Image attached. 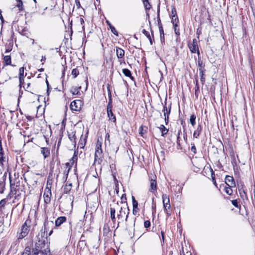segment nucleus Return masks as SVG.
Returning a JSON list of instances; mask_svg holds the SVG:
<instances>
[{
  "instance_id": "nucleus-1",
  "label": "nucleus",
  "mask_w": 255,
  "mask_h": 255,
  "mask_svg": "<svg viewBox=\"0 0 255 255\" xmlns=\"http://www.w3.org/2000/svg\"><path fill=\"white\" fill-rule=\"evenodd\" d=\"M48 224V221H45L44 224V228H42L38 233L37 236L38 241L35 243V248L32 250L31 255H38L39 253H41L42 249L45 247L47 243L46 242L47 241V236L46 234V232H47L46 226Z\"/></svg>"
},
{
  "instance_id": "nucleus-2",
  "label": "nucleus",
  "mask_w": 255,
  "mask_h": 255,
  "mask_svg": "<svg viewBox=\"0 0 255 255\" xmlns=\"http://www.w3.org/2000/svg\"><path fill=\"white\" fill-rule=\"evenodd\" d=\"M129 214V209L128 207H122L118 214V219L121 221H125L126 224L128 221V215Z\"/></svg>"
},
{
  "instance_id": "nucleus-3",
  "label": "nucleus",
  "mask_w": 255,
  "mask_h": 255,
  "mask_svg": "<svg viewBox=\"0 0 255 255\" xmlns=\"http://www.w3.org/2000/svg\"><path fill=\"white\" fill-rule=\"evenodd\" d=\"M150 188L149 191L155 194L157 190L156 176L155 175H151L149 176Z\"/></svg>"
},
{
  "instance_id": "nucleus-4",
  "label": "nucleus",
  "mask_w": 255,
  "mask_h": 255,
  "mask_svg": "<svg viewBox=\"0 0 255 255\" xmlns=\"http://www.w3.org/2000/svg\"><path fill=\"white\" fill-rule=\"evenodd\" d=\"M102 142L98 139L96 143V146L95 153V161L100 159L102 157L103 150L102 149Z\"/></svg>"
},
{
  "instance_id": "nucleus-5",
  "label": "nucleus",
  "mask_w": 255,
  "mask_h": 255,
  "mask_svg": "<svg viewBox=\"0 0 255 255\" xmlns=\"http://www.w3.org/2000/svg\"><path fill=\"white\" fill-rule=\"evenodd\" d=\"M28 221L26 220L24 224L22 226L20 233L19 234L18 236V239H22L27 236L28 234L29 229V227L27 226V222Z\"/></svg>"
},
{
  "instance_id": "nucleus-6",
  "label": "nucleus",
  "mask_w": 255,
  "mask_h": 255,
  "mask_svg": "<svg viewBox=\"0 0 255 255\" xmlns=\"http://www.w3.org/2000/svg\"><path fill=\"white\" fill-rule=\"evenodd\" d=\"M188 47L192 53H197L199 55V50L198 46L197 41L194 38L193 39L192 43H188Z\"/></svg>"
},
{
  "instance_id": "nucleus-7",
  "label": "nucleus",
  "mask_w": 255,
  "mask_h": 255,
  "mask_svg": "<svg viewBox=\"0 0 255 255\" xmlns=\"http://www.w3.org/2000/svg\"><path fill=\"white\" fill-rule=\"evenodd\" d=\"M82 101L79 100H74L70 104L71 110L74 111H80L81 109Z\"/></svg>"
},
{
  "instance_id": "nucleus-8",
  "label": "nucleus",
  "mask_w": 255,
  "mask_h": 255,
  "mask_svg": "<svg viewBox=\"0 0 255 255\" xmlns=\"http://www.w3.org/2000/svg\"><path fill=\"white\" fill-rule=\"evenodd\" d=\"M51 196V187H47L45 189L44 194H43L44 201L46 204H47L50 202Z\"/></svg>"
},
{
  "instance_id": "nucleus-9",
  "label": "nucleus",
  "mask_w": 255,
  "mask_h": 255,
  "mask_svg": "<svg viewBox=\"0 0 255 255\" xmlns=\"http://www.w3.org/2000/svg\"><path fill=\"white\" fill-rule=\"evenodd\" d=\"M225 183L230 187H235L236 185L235 182L233 177L227 175L225 177Z\"/></svg>"
},
{
  "instance_id": "nucleus-10",
  "label": "nucleus",
  "mask_w": 255,
  "mask_h": 255,
  "mask_svg": "<svg viewBox=\"0 0 255 255\" xmlns=\"http://www.w3.org/2000/svg\"><path fill=\"white\" fill-rule=\"evenodd\" d=\"M162 203L163 207L165 205H170L169 197L166 194H163L162 195Z\"/></svg>"
},
{
  "instance_id": "nucleus-11",
  "label": "nucleus",
  "mask_w": 255,
  "mask_h": 255,
  "mask_svg": "<svg viewBox=\"0 0 255 255\" xmlns=\"http://www.w3.org/2000/svg\"><path fill=\"white\" fill-rule=\"evenodd\" d=\"M166 102H165V105L163 106V109L162 110V112L164 113V117H166V116L169 117V116L170 114V112H171V104H170L169 105V107L168 108L166 106Z\"/></svg>"
},
{
  "instance_id": "nucleus-12",
  "label": "nucleus",
  "mask_w": 255,
  "mask_h": 255,
  "mask_svg": "<svg viewBox=\"0 0 255 255\" xmlns=\"http://www.w3.org/2000/svg\"><path fill=\"white\" fill-rule=\"evenodd\" d=\"M202 128L201 125H198L196 129L194 131V132L193 134V137L194 138H197L199 136V135L202 131Z\"/></svg>"
},
{
  "instance_id": "nucleus-13",
  "label": "nucleus",
  "mask_w": 255,
  "mask_h": 255,
  "mask_svg": "<svg viewBox=\"0 0 255 255\" xmlns=\"http://www.w3.org/2000/svg\"><path fill=\"white\" fill-rule=\"evenodd\" d=\"M116 54L119 59L123 58L125 56V51L121 48L117 47Z\"/></svg>"
},
{
  "instance_id": "nucleus-14",
  "label": "nucleus",
  "mask_w": 255,
  "mask_h": 255,
  "mask_svg": "<svg viewBox=\"0 0 255 255\" xmlns=\"http://www.w3.org/2000/svg\"><path fill=\"white\" fill-rule=\"evenodd\" d=\"M66 220V218L64 216L58 217L55 221V225L57 227L60 226Z\"/></svg>"
},
{
  "instance_id": "nucleus-15",
  "label": "nucleus",
  "mask_w": 255,
  "mask_h": 255,
  "mask_svg": "<svg viewBox=\"0 0 255 255\" xmlns=\"http://www.w3.org/2000/svg\"><path fill=\"white\" fill-rule=\"evenodd\" d=\"M107 109V114L108 116L111 121L113 122H116V118L115 115H114L113 112H112V109Z\"/></svg>"
},
{
  "instance_id": "nucleus-16",
  "label": "nucleus",
  "mask_w": 255,
  "mask_h": 255,
  "mask_svg": "<svg viewBox=\"0 0 255 255\" xmlns=\"http://www.w3.org/2000/svg\"><path fill=\"white\" fill-rule=\"evenodd\" d=\"M41 153L44 156V158L48 157L50 155V150L47 147H42Z\"/></svg>"
},
{
  "instance_id": "nucleus-17",
  "label": "nucleus",
  "mask_w": 255,
  "mask_h": 255,
  "mask_svg": "<svg viewBox=\"0 0 255 255\" xmlns=\"http://www.w3.org/2000/svg\"><path fill=\"white\" fill-rule=\"evenodd\" d=\"M46 242L47 243H46V244L45 247L44 248L42 249V251H41V253H42V254H43L44 255H47L48 254H49L50 252V250L48 248L49 242H48V240Z\"/></svg>"
},
{
  "instance_id": "nucleus-18",
  "label": "nucleus",
  "mask_w": 255,
  "mask_h": 255,
  "mask_svg": "<svg viewBox=\"0 0 255 255\" xmlns=\"http://www.w3.org/2000/svg\"><path fill=\"white\" fill-rule=\"evenodd\" d=\"M106 23L108 24V25L109 26L110 28L111 29V30L112 32L114 34H115V35L118 36V31H117V30L116 29L115 27L113 26L111 24V23L110 22V21H108V20H106Z\"/></svg>"
},
{
  "instance_id": "nucleus-19",
  "label": "nucleus",
  "mask_w": 255,
  "mask_h": 255,
  "mask_svg": "<svg viewBox=\"0 0 255 255\" xmlns=\"http://www.w3.org/2000/svg\"><path fill=\"white\" fill-rule=\"evenodd\" d=\"M164 211L166 214V215L168 217H170L171 215V205H165L163 207Z\"/></svg>"
},
{
  "instance_id": "nucleus-20",
  "label": "nucleus",
  "mask_w": 255,
  "mask_h": 255,
  "mask_svg": "<svg viewBox=\"0 0 255 255\" xmlns=\"http://www.w3.org/2000/svg\"><path fill=\"white\" fill-rule=\"evenodd\" d=\"M72 186V183H66L63 188V192L65 194L69 193L71 190Z\"/></svg>"
},
{
  "instance_id": "nucleus-21",
  "label": "nucleus",
  "mask_w": 255,
  "mask_h": 255,
  "mask_svg": "<svg viewBox=\"0 0 255 255\" xmlns=\"http://www.w3.org/2000/svg\"><path fill=\"white\" fill-rule=\"evenodd\" d=\"M81 89V86L77 87L74 86L72 87L70 90L71 93L73 95H78L79 93V91Z\"/></svg>"
},
{
  "instance_id": "nucleus-22",
  "label": "nucleus",
  "mask_w": 255,
  "mask_h": 255,
  "mask_svg": "<svg viewBox=\"0 0 255 255\" xmlns=\"http://www.w3.org/2000/svg\"><path fill=\"white\" fill-rule=\"evenodd\" d=\"M158 25H159V32H160V34L161 41H162L164 40L163 29V27L161 25V23L159 21H158Z\"/></svg>"
},
{
  "instance_id": "nucleus-23",
  "label": "nucleus",
  "mask_w": 255,
  "mask_h": 255,
  "mask_svg": "<svg viewBox=\"0 0 255 255\" xmlns=\"http://www.w3.org/2000/svg\"><path fill=\"white\" fill-rule=\"evenodd\" d=\"M158 128L160 130L162 136H164L165 135L167 134L168 131V129L166 128L164 125H160Z\"/></svg>"
},
{
  "instance_id": "nucleus-24",
  "label": "nucleus",
  "mask_w": 255,
  "mask_h": 255,
  "mask_svg": "<svg viewBox=\"0 0 255 255\" xmlns=\"http://www.w3.org/2000/svg\"><path fill=\"white\" fill-rule=\"evenodd\" d=\"M239 192L240 196L242 199H247V192L245 191V190L243 188L239 189Z\"/></svg>"
},
{
  "instance_id": "nucleus-25",
  "label": "nucleus",
  "mask_w": 255,
  "mask_h": 255,
  "mask_svg": "<svg viewBox=\"0 0 255 255\" xmlns=\"http://www.w3.org/2000/svg\"><path fill=\"white\" fill-rule=\"evenodd\" d=\"M116 210L115 208H110V214H111V218L112 219V221L113 222H115L116 221Z\"/></svg>"
},
{
  "instance_id": "nucleus-26",
  "label": "nucleus",
  "mask_w": 255,
  "mask_h": 255,
  "mask_svg": "<svg viewBox=\"0 0 255 255\" xmlns=\"http://www.w3.org/2000/svg\"><path fill=\"white\" fill-rule=\"evenodd\" d=\"M24 68L21 67L19 70V80L21 81L22 78H24V76L26 75V73L24 75Z\"/></svg>"
},
{
  "instance_id": "nucleus-27",
  "label": "nucleus",
  "mask_w": 255,
  "mask_h": 255,
  "mask_svg": "<svg viewBox=\"0 0 255 255\" xmlns=\"http://www.w3.org/2000/svg\"><path fill=\"white\" fill-rule=\"evenodd\" d=\"M123 73L126 76L130 77L132 80L133 79L130 71L128 69H123Z\"/></svg>"
},
{
  "instance_id": "nucleus-28",
  "label": "nucleus",
  "mask_w": 255,
  "mask_h": 255,
  "mask_svg": "<svg viewBox=\"0 0 255 255\" xmlns=\"http://www.w3.org/2000/svg\"><path fill=\"white\" fill-rule=\"evenodd\" d=\"M68 137L69 139L73 142L76 143V137L75 136V132H71L70 133H69Z\"/></svg>"
},
{
  "instance_id": "nucleus-29",
  "label": "nucleus",
  "mask_w": 255,
  "mask_h": 255,
  "mask_svg": "<svg viewBox=\"0 0 255 255\" xmlns=\"http://www.w3.org/2000/svg\"><path fill=\"white\" fill-rule=\"evenodd\" d=\"M16 1V6L18 8L19 10H22L23 9V3L21 0H15Z\"/></svg>"
},
{
  "instance_id": "nucleus-30",
  "label": "nucleus",
  "mask_w": 255,
  "mask_h": 255,
  "mask_svg": "<svg viewBox=\"0 0 255 255\" xmlns=\"http://www.w3.org/2000/svg\"><path fill=\"white\" fill-rule=\"evenodd\" d=\"M196 118V117L194 114L191 115V116L190 117V124H191V125L192 126H194L195 125V124H196V122H195Z\"/></svg>"
},
{
  "instance_id": "nucleus-31",
  "label": "nucleus",
  "mask_w": 255,
  "mask_h": 255,
  "mask_svg": "<svg viewBox=\"0 0 255 255\" xmlns=\"http://www.w3.org/2000/svg\"><path fill=\"white\" fill-rule=\"evenodd\" d=\"M6 65H10L11 63V58L10 56H5L3 58Z\"/></svg>"
},
{
  "instance_id": "nucleus-32",
  "label": "nucleus",
  "mask_w": 255,
  "mask_h": 255,
  "mask_svg": "<svg viewBox=\"0 0 255 255\" xmlns=\"http://www.w3.org/2000/svg\"><path fill=\"white\" fill-rule=\"evenodd\" d=\"M231 187H230V186H228V187H224V190L225 191V192L229 195H231L233 193V190L232 189H231Z\"/></svg>"
},
{
  "instance_id": "nucleus-33",
  "label": "nucleus",
  "mask_w": 255,
  "mask_h": 255,
  "mask_svg": "<svg viewBox=\"0 0 255 255\" xmlns=\"http://www.w3.org/2000/svg\"><path fill=\"white\" fill-rule=\"evenodd\" d=\"M210 170H211V176H212V181L213 182V184L215 185V186L216 187H217V184L216 183V180H215V176L214 172L213 169L211 168H210Z\"/></svg>"
},
{
  "instance_id": "nucleus-34",
  "label": "nucleus",
  "mask_w": 255,
  "mask_h": 255,
  "mask_svg": "<svg viewBox=\"0 0 255 255\" xmlns=\"http://www.w3.org/2000/svg\"><path fill=\"white\" fill-rule=\"evenodd\" d=\"M31 249L29 247H26L24 252H23L22 255H30V252Z\"/></svg>"
},
{
  "instance_id": "nucleus-35",
  "label": "nucleus",
  "mask_w": 255,
  "mask_h": 255,
  "mask_svg": "<svg viewBox=\"0 0 255 255\" xmlns=\"http://www.w3.org/2000/svg\"><path fill=\"white\" fill-rule=\"evenodd\" d=\"M143 4H144V6L145 9H149L150 8L151 5L150 4L148 0H144L143 1Z\"/></svg>"
},
{
  "instance_id": "nucleus-36",
  "label": "nucleus",
  "mask_w": 255,
  "mask_h": 255,
  "mask_svg": "<svg viewBox=\"0 0 255 255\" xmlns=\"http://www.w3.org/2000/svg\"><path fill=\"white\" fill-rule=\"evenodd\" d=\"M132 202L133 208H138V202L133 196H132Z\"/></svg>"
},
{
  "instance_id": "nucleus-37",
  "label": "nucleus",
  "mask_w": 255,
  "mask_h": 255,
  "mask_svg": "<svg viewBox=\"0 0 255 255\" xmlns=\"http://www.w3.org/2000/svg\"><path fill=\"white\" fill-rule=\"evenodd\" d=\"M72 75L74 76V78H76L79 75V71L77 69L75 68L72 71Z\"/></svg>"
},
{
  "instance_id": "nucleus-38",
  "label": "nucleus",
  "mask_w": 255,
  "mask_h": 255,
  "mask_svg": "<svg viewBox=\"0 0 255 255\" xmlns=\"http://www.w3.org/2000/svg\"><path fill=\"white\" fill-rule=\"evenodd\" d=\"M77 155H78V151H75L74 153V155L72 158V162L74 163V162L76 161L77 160Z\"/></svg>"
},
{
  "instance_id": "nucleus-39",
  "label": "nucleus",
  "mask_w": 255,
  "mask_h": 255,
  "mask_svg": "<svg viewBox=\"0 0 255 255\" xmlns=\"http://www.w3.org/2000/svg\"><path fill=\"white\" fill-rule=\"evenodd\" d=\"M172 20L173 22V24L175 23H178L179 20L177 16H175V15H173L172 17Z\"/></svg>"
},
{
  "instance_id": "nucleus-40",
  "label": "nucleus",
  "mask_w": 255,
  "mask_h": 255,
  "mask_svg": "<svg viewBox=\"0 0 255 255\" xmlns=\"http://www.w3.org/2000/svg\"><path fill=\"white\" fill-rule=\"evenodd\" d=\"M112 107H113L112 100L111 97H110L107 109H112Z\"/></svg>"
},
{
  "instance_id": "nucleus-41",
  "label": "nucleus",
  "mask_w": 255,
  "mask_h": 255,
  "mask_svg": "<svg viewBox=\"0 0 255 255\" xmlns=\"http://www.w3.org/2000/svg\"><path fill=\"white\" fill-rule=\"evenodd\" d=\"M145 132H146V130L144 131L143 126H141L139 129V133L141 136H142L145 133Z\"/></svg>"
},
{
  "instance_id": "nucleus-42",
  "label": "nucleus",
  "mask_w": 255,
  "mask_h": 255,
  "mask_svg": "<svg viewBox=\"0 0 255 255\" xmlns=\"http://www.w3.org/2000/svg\"><path fill=\"white\" fill-rule=\"evenodd\" d=\"M152 213L155 212L156 210V204L155 202H154V198H152Z\"/></svg>"
},
{
  "instance_id": "nucleus-43",
  "label": "nucleus",
  "mask_w": 255,
  "mask_h": 255,
  "mask_svg": "<svg viewBox=\"0 0 255 255\" xmlns=\"http://www.w3.org/2000/svg\"><path fill=\"white\" fill-rule=\"evenodd\" d=\"M144 226L145 228H149L150 226V222L148 220H146L144 222Z\"/></svg>"
},
{
  "instance_id": "nucleus-44",
  "label": "nucleus",
  "mask_w": 255,
  "mask_h": 255,
  "mask_svg": "<svg viewBox=\"0 0 255 255\" xmlns=\"http://www.w3.org/2000/svg\"><path fill=\"white\" fill-rule=\"evenodd\" d=\"M142 32L146 36L147 38H150V35L149 34V33L148 31H146L145 29H143L142 30Z\"/></svg>"
},
{
  "instance_id": "nucleus-45",
  "label": "nucleus",
  "mask_w": 255,
  "mask_h": 255,
  "mask_svg": "<svg viewBox=\"0 0 255 255\" xmlns=\"http://www.w3.org/2000/svg\"><path fill=\"white\" fill-rule=\"evenodd\" d=\"M232 204L235 207H237V208H238L239 207V205H238V201L237 200H233L232 201Z\"/></svg>"
},
{
  "instance_id": "nucleus-46",
  "label": "nucleus",
  "mask_w": 255,
  "mask_h": 255,
  "mask_svg": "<svg viewBox=\"0 0 255 255\" xmlns=\"http://www.w3.org/2000/svg\"><path fill=\"white\" fill-rule=\"evenodd\" d=\"M6 203L5 199H2L0 201V208L3 207Z\"/></svg>"
},
{
  "instance_id": "nucleus-47",
  "label": "nucleus",
  "mask_w": 255,
  "mask_h": 255,
  "mask_svg": "<svg viewBox=\"0 0 255 255\" xmlns=\"http://www.w3.org/2000/svg\"><path fill=\"white\" fill-rule=\"evenodd\" d=\"M192 146L191 148V150L192 152H193L194 154L196 153V149L195 147V146L194 143L192 144Z\"/></svg>"
},
{
  "instance_id": "nucleus-48",
  "label": "nucleus",
  "mask_w": 255,
  "mask_h": 255,
  "mask_svg": "<svg viewBox=\"0 0 255 255\" xmlns=\"http://www.w3.org/2000/svg\"><path fill=\"white\" fill-rule=\"evenodd\" d=\"M0 162L2 161V158H3V154L2 153V147H1V145H0Z\"/></svg>"
},
{
  "instance_id": "nucleus-49",
  "label": "nucleus",
  "mask_w": 255,
  "mask_h": 255,
  "mask_svg": "<svg viewBox=\"0 0 255 255\" xmlns=\"http://www.w3.org/2000/svg\"><path fill=\"white\" fill-rule=\"evenodd\" d=\"M19 81V86L21 88L22 86L24 85V78H22L21 81Z\"/></svg>"
},
{
  "instance_id": "nucleus-50",
  "label": "nucleus",
  "mask_w": 255,
  "mask_h": 255,
  "mask_svg": "<svg viewBox=\"0 0 255 255\" xmlns=\"http://www.w3.org/2000/svg\"><path fill=\"white\" fill-rule=\"evenodd\" d=\"M174 31H175V33L177 35H180V31H179V29L178 28H177V27H175L174 28Z\"/></svg>"
},
{
  "instance_id": "nucleus-51",
  "label": "nucleus",
  "mask_w": 255,
  "mask_h": 255,
  "mask_svg": "<svg viewBox=\"0 0 255 255\" xmlns=\"http://www.w3.org/2000/svg\"><path fill=\"white\" fill-rule=\"evenodd\" d=\"M30 83H28L27 84H26V86L25 87V86L24 85L23 87V88L27 91H28L29 90V87H30Z\"/></svg>"
},
{
  "instance_id": "nucleus-52",
  "label": "nucleus",
  "mask_w": 255,
  "mask_h": 255,
  "mask_svg": "<svg viewBox=\"0 0 255 255\" xmlns=\"http://www.w3.org/2000/svg\"><path fill=\"white\" fill-rule=\"evenodd\" d=\"M139 209L138 208H133V210H132V213L133 215H135L138 212Z\"/></svg>"
},
{
  "instance_id": "nucleus-53",
  "label": "nucleus",
  "mask_w": 255,
  "mask_h": 255,
  "mask_svg": "<svg viewBox=\"0 0 255 255\" xmlns=\"http://www.w3.org/2000/svg\"><path fill=\"white\" fill-rule=\"evenodd\" d=\"M164 121L166 125H167L169 122V117H164Z\"/></svg>"
},
{
  "instance_id": "nucleus-54",
  "label": "nucleus",
  "mask_w": 255,
  "mask_h": 255,
  "mask_svg": "<svg viewBox=\"0 0 255 255\" xmlns=\"http://www.w3.org/2000/svg\"><path fill=\"white\" fill-rule=\"evenodd\" d=\"M75 2L77 8H79L81 6V5L79 0H75Z\"/></svg>"
},
{
  "instance_id": "nucleus-55",
  "label": "nucleus",
  "mask_w": 255,
  "mask_h": 255,
  "mask_svg": "<svg viewBox=\"0 0 255 255\" xmlns=\"http://www.w3.org/2000/svg\"><path fill=\"white\" fill-rule=\"evenodd\" d=\"M200 72V76L201 77H203V71L201 69V68H200L199 69Z\"/></svg>"
},
{
  "instance_id": "nucleus-56",
  "label": "nucleus",
  "mask_w": 255,
  "mask_h": 255,
  "mask_svg": "<svg viewBox=\"0 0 255 255\" xmlns=\"http://www.w3.org/2000/svg\"><path fill=\"white\" fill-rule=\"evenodd\" d=\"M109 138H110V135L109 134H107L106 135V140H109Z\"/></svg>"
},
{
  "instance_id": "nucleus-57",
  "label": "nucleus",
  "mask_w": 255,
  "mask_h": 255,
  "mask_svg": "<svg viewBox=\"0 0 255 255\" xmlns=\"http://www.w3.org/2000/svg\"><path fill=\"white\" fill-rule=\"evenodd\" d=\"M149 41H150V44L152 45V39H151V36H150V38H147Z\"/></svg>"
},
{
  "instance_id": "nucleus-58",
  "label": "nucleus",
  "mask_w": 255,
  "mask_h": 255,
  "mask_svg": "<svg viewBox=\"0 0 255 255\" xmlns=\"http://www.w3.org/2000/svg\"><path fill=\"white\" fill-rule=\"evenodd\" d=\"M178 23H175L174 24H173V26H174V28H175V27H177L178 26Z\"/></svg>"
},
{
  "instance_id": "nucleus-59",
  "label": "nucleus",
  "mask_w": 255,
  "mask_h": 255,
  "mask_svg": "<svg viewBox=\"0 0 255 255\" xmlns=\"http://www.w3.org/2000/svg\"><path fill=\"white\" fill-rule=\"evenodd\" d=\"M198 64H199V66L202 67V62H201L200 61H198Z\"/></svg>"
},
{
  "instance_id": "nucleus-60",
  "label": "nucleus",
  "mask_w": 255,
  "mask_h": 255,
  "mask_svg": "<svg viewBox=\"0 0 255 255\" xmlns=\"http://www.w3.org/2000/svg\"><path fill=\"white\" fill-rule=\"evenodd\" d=\"M0 18L1 19V20H3L1 12H0Z\"/></svg>"
},
{
  "instance_id": "nucleus-61",
  "label": "nucleus",
  "mask_w": 255,
  "mask_h": 255,
  "mask_svg": "<svg viewBox=\"0 0 255 255\" xmlns=\"http://www.w3.org/2000/svg\"><path fill=\"white\" fill-rule=\"evenodd\" d=\"M70 170V167L69 168V169H68L67 171L66 172V176L67 177L68 176V174L69 173V170Z\"/></svg>"
},
{
  "instance_id": "nucleus-62",
  "label": "nucleus",
  "mask_w": 255,
  "mask_h": 255,
  "mask_svg": "<svg viewBox=\"0 0 255 255\" xmlns=\"http://www.w3.org/2000/svg\"><path fill=\"white\" fill-rule=\"evenodd\" d=\"M52 232H53V231H52V230H51L50 231V232L49 233V234H48V235H49V236H50V235L52 234Z\"/></svg>"
},
{
  "instance_id": "nucleus-63",
  "label": "nucleus",
  "mask_w": 255,
  "mask_h": 255,
  "mask_svg": "<svg viewBox=\"0 0 255 255\" xmlns=\"http://www.w3.org/2000/svg\"><path fill=\"white\" fill-rule=\"evenodd\" d=\"M161 236H162V238L163 239H164V233L163 232H161Z\"/></svg>"
},
{
  "instance_id": "nucleus-64",
  "label": "nucleus",
  "mask_w": 255,
  "mask_h": 255,
  "mask_svg": "<svg viewBox=\"0 0 255 255\" xmlns=\"http://www.w3.org/2000/svg\"><path fill=\"white\" fill-rule=\"evenodd\" d=\"M38 12L39 13H41L42 15H43V14H44V11L41 13L39 10H38Z\"/></svg>"
}]
</instances>
